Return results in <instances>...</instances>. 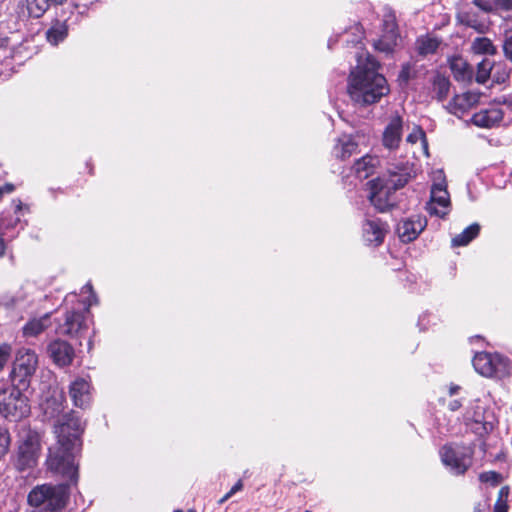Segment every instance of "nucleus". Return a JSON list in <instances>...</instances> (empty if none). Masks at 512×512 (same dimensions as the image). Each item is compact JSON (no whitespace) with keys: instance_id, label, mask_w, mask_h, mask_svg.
Instances as JSON below:
<instances>
[{"instance_id":"obj_1","label":"nucleus","mask_w":512,"mask_h":512,"mask_svg":"<svg viewBox=\"0 0 512 512\" xmlns=\"http://www.w3.org/2000/svg\"><path fill=\"white\" fill-rule=\"evenodd\" d=\"M83 426L73 413L62 416L54 427L56 443L49 448L47 468L64 478L76 481L78 463L76 458L81 451Z\"/></svg>"},{"instance_id":"obj_2","label":"nucleus","mask_w":512,"mask_h":512,"mask_svg":"<svg viewBox=\"0 0 512 512\" xmlns=\"http://www.w3.org/2000/svg\"><path fill=\"white\" fill-rule=\"evenodd\" d=\"M378 63L369 54L358 58V65L351 72L348 93L359 104L368 105L378 102L390 91L385 77L377 72Z\"/></svg>"},{"instance_id":"obj_3","label":"nucleus","mask_w":512,"mask_h":512,"mask_svg":"<svg viewBox=\"0 0 512 512\" xmlns=\"http://www.w3.org/2000/svg\"><path fill=\"white\" fill-rule=\"evenodd\" d=\"M30 413L27 396L15 384L0 381V414L6 419L20 420Z\"/></svg>"},{"instance_id":"obj_4","label":"nucleus","mask_w":512,"mask_h":512,"mask_svg":"<svg viewBox=\"0 0 512 512\" xmlns=\"http://www.w3.org/2000/svg\"><path fill=\"white\" fill-rule=\"evenodd\" d=\"M40 452V435L31 429H22L13 455V465L20 472L30 470L37 465Z\"/></svg>"},{"instance_id":"obj_5","label":"nucleus","mask_w":512,"mask_h":512,"mask_svg":"<svg viewBox=\"0 0 512 512\" xmlns=\"http://www.w3.org/2000/svg\"><path fill=\"white\" fill-rule=\"evenodd\" d=\"M68 499V488L64 484H43L33 488L28 495V503L33 507L44 506L49 510L65 507Z\"/></svg>"},{"instance_id":"obj_6","label":"nucleus","mask_w":512,"mask_h":512,"mask_svg":"<svg viewBox=\"0 0 512 512\" xmlns=\"http://www.w3.org/2000/svg\"><path fill=\"white\" fill-rule=\"evenodd\" d=\"M443 464L454 474H463L472 464L473 451L460 445H446L441 451Z\"/></svg>"},{"instance_id":"obj_7","label":"nucleus","mask_w":512,"mask_h":512,"mask_svg":"<svg viewBox=\"0 0 512 512\" xmlns=\"http://www.w3.org/2000/svg\"><path fill=\"white\" fill-rule=\"evenodd\" d=\"M434 180L437 182L432 185L427 210L432 215L444 217L449 212L450 196L447 191L444 174L441 170L435 172Z\"/></svg>"},{"instance_id":"obj_8","label":"nucleus","mask_w":512,"mask_h":512,"mask_svg":"<svg viewBox=\"0 0 512 512\" xmlns=\"http://www.w3.org/2000/svg\"><path fill=\"white\" fill-rule=\"evenodd\" d=\"M402 38L398 31L396 16L393 12H387L383 16L382 33L380 38L374 43L378 51L392 53L400 46Z\"/></svg>"},{"instance_id":"obj_9","label":"nucleus","mask_w":512,"mask_h":512,"mask_svg":"<svg viewBox=\"0 0 512 512\" xmlns=\"http://www.w3.org/2000/svg\"><path fill=\"white\" fill-rule=\"evenodd\" d=\"M472 363L475 370L485 377L503 376L508 369L506 360L498 354L477 353Z\"/></svg>"},{"instance_id":"obj_10","label":"nucleus","mask_w":512,"mask_h":512,"mask_svg":"<svg viewBox=\"0 0 512 512\" xmlns=\"http://www.w3.org/2000/svg\"><path fill=\"white\" fill-rule=\"evenodd\" d=\"M38 366V357L36 353L28 348H21L18 350L14 363L12 376L19 377L20 381L31 377Z\"/></svg>"},{"instance_id":"obj_11","label":"nucleus","mask_w":512,"mask_h":512,"mask_svg":"<svg viewBox=\"0 0 512 512\" xmlns=\"http://www.w3.org/2000/svg\"><path fill=\"white\" fill-rule=\"evenodd\" d=\"M412 177V166L409 163H403L400 165H391L387 169L386 174L378 179H383L384 185L392 192H395L403 188Z\"/></svg>"},{"instance_id":"obj_12","label":"nucleus","mask_w":512,"mask_h":512,"mask_svg":"<svg viewBox=\"0 0 512 512\" xmlns=\"http://www.w3.org/2000/svg\"><path fill=\"white\" fill-rule=\"evenodd\" d=\"M368 185L370 187L369 200L378 211L385 212L393 206L390 199L392 191L384 185L383 179L371 180Z\"/></svg>"},{"instance_id":"obj_13","label":"nucleus","mask_w":512,"mask_h":512,"mask_svg":"<svg viewBox=\"0 0 512 512\" xmlns=\"http://www.w3.org/2000/svg\"><path fill=\"white\" fill-rule=\"evenodd\" d=\"M403 120L398 114L392 115L383 131L382 144L388 150L399 147L402 139Z\"/></svg>"},{"instance_id":"obj_14","label":"nucleus","mask_w":512,"mask_h":512,"mask_svg":"<svg viewBox=\"0 0 512 512\" xmlns=\"http://www.w3.org/2000/svg\"><path fill=\"white\" fill-rule=\"evenodd\" d=\"M480 96L474 92H465L454 96L447 108L450 113L462 117L479 102Z\"/></svg>"},{"instance_id":"obj_15","label":"nucleus","mask_w":512,"mask_h":512,"mask_svg":"<svg viewBox=\"0 0 512 512\" xmlns=\"http://www.w3.org/2000/svg\"><path fill=\"white\" fill-rule=\"evenodd\" d=\"M48 353L55 364L58 366H67L71 364L74 358L72 346L63 340H55L48 346Z\"/></svg>"},{"instance_id":"obj_16","label":"nucleus","mask_w":512,"mask_h":512,"mask_svg":"<svg viewBox=\"0 0 512 512\" xmlns=\"http://www.w3.org/2000/svg\"><path fill=\"white\" fill-rule=\"evenodd\" d=\"M425 226L426 221L421 217H417L416 219H408L399 223L397 232L403 242H411L417 238Z\"/></svg>"},{"instance_id":"obj_17","label":"nucleus","mask_w":512,"mask_h":512,"mask_svg":"<svg viewBox=\"0 0 512 512\" xmlns=\"http://www.w3.org/2000/svg\"><path fill=\"white\" fill-rule=\"evenodd\" d=\"M69 394L75 406H87L90 402L89 382L83 378L76 379L70 385Z\"/></svg>"},{"instance_id":"obj_18","label":"nucleus","mask_w":512,"mask_h":512,"mask_svg":"<svg viewBox=\"0 0 512 512\" xmlns=\"http://www.w3.org/2000/svg\"><path fill=\"white\" fill-rule=\"evenodd\" d=\"M84 315L80 312L71 311L66 314L65 322L59 327L60 333L68 336L78 335L86 329Z\"/></svg>"},{"instance_id":"obj_19","label":"nucleus","mask_w":512,"mask_h":512,"mask_svg":"<svg viewBox=\"0 0 512 512\" xmlns=\"http://www.w3.org/2000/svg\"><path fill=\"white\" fill-rule=\"evenodd\" d=\"M47 0H21L18 5V13L22 17H41L48 9Z\"/></svg>"},{"instance_id":"obj_20","label":"nucleus","mask_w":512,"mask_h":512,"mask_svg":"<svg viewBox=\"0 0 512 512\" xmlns=\"http://www.w3.org/2000/svg\"><path fill=\"white\" fill-rule=\"evenodd\" d=\"M502 118V110L497 107H493L475 113L472 117V121L476 126L490 128L500 122Z\"/></svg>"},{"instance_id":"obj_21","label":"nucleus","mask_w":512,"mask_h":512,"mask_svg":"<svg viewBox=\"0 0 512 512\" xmlns=\"http://www.w3.org/2000/svg\"><path fill=\"white\" fill-rule=\"evenodd\" d=\"M385 232L384 224L378 220H367L363 226L365 240L373 245L383 242Z\"/></svg>"},{"instance_id":"obj_22","label":"nucleus","mask_w":512,"mask_h":512,"mask_svg":"<svg viewBox=\"0 0 512 512\" xmlns=\"http://www.w3.org/2000/svg\"><path fill=\"white\" fill-rule=\"evenodd\" d=\"M379 164V159L372 155H365L354 164V172L360 179H366L372 175Z\"/></svg>"},{"instance_id":"obj_23","label":"nucleus","mask_w":512,"mask_h":512,"mask_svg":"<svg viewBox=\"0 0 512 512\" xmlns=\"http://www.w3.org/2000/svg\"><path fill=\"white\" fill-rule=\"evenodd\" d=\"M473 3L485 13L512 11V0H473Z\"/></svg>"},{"instance_id":"obj_24","label":"nucleus","mask_w":512,"mask_h":512,"mask_svg":"<svg viewBox=\"0 0 512 512\" xmlns=\"http://www.w3.org/2000/svg\"><path fill=\"white\" fill-rule=\"evenodd\" d=\"M50 326V315L45 314L40 318H34L30 320L23 327V335L25 337H35L42 333L46 328Z\"/></svg>"},{"instance_id":"obj_25","label":"nucleus","mask_w":512,"mask_h":512,"mask_svg":"<svg viewBox=\"0 0 512 512\" xmlns=\"http://www.w3.org/2000/svg\"><path fill=\"white\" fill-rule=\"evenodd\" d=\"M357 147L358 145L352 137L344 136L339 139L334 148V153L338 158L346 159L356 152Z\"/></svg>"},{"instance_id":"obj_26","label":"nucleus","mask_w":512,"mask_h":512,"mask_svg":"<svg viewBox=\"0 0 512 512\" xmlns=\"http://www.w3.org/2000/svg\"><path fill=\"white\" fill-rule=\"evenodd\" d=\"M439 45L440 40L430 35L421 36L416 41V49L422 56L435 53Z\"/></svg>"},{"instance_id":"obj_27","label":"nucleus","mask_w":512,"mask_h":512,"mask_svg":"<svg viewBox=\"0 0 512 512\" xmlns=\"http://www.w3.org/2000/svg\"><path fill=\"white\" fill-rule=\"evenodd\" d=\"M454 77L458 81H468L472 76V69L462 58H454L450 64Z\"/></svg>"},{"instance_id":"obj_28","label":"nucleus","mask_w":512,"mask_h":512,"mask_svg":"<svg viewBox=\"0 0 512 512\" xmlns=\"http://www.w3.org/2000/svg\"><path fill=\"white\" fill-rule=\"evenodd\" d=\"M479 231H480V227L478 224L475 223V224L470 225L463 232L456 235L452 239V245L455 247L467 245L470 241H472L478 235Z\"/></svg>"},{"instance_id":"obj_29","label":"nucleus","mask_w":512,"mask_h":512,"mask_svg":"<svg viewBox=\"0 0 512 512\" xmlns=\"http://www.w3.org/2000/svg\"><path fill=\"white\" fill-rule=\"evenodd\" d=\"M67 36V27L64 23H56L46 33V37L49 43L57 45L63 41Z\"/></svg>"},{"instance_id":"obj_30","label":"nucleus","mask_w":512,"mask_h":512,"mask_svg":"<svg viewBox=\"0 0 512 512\" xmlns=\"http://www.w3.org/2000/svg\"><path fill=\"white\" fill-rule=\"evenodd\" d=\"M472 50L477 54H490L496 53V48L492 41L486 37H478L472 43Z\"/></svg>"},{"instance_id":"obj_31","label":"nucleus","mask_w":512,"mask_h":512,"mask_svg":"<svg viewBox=\"0 0 512 512\" xmlns=\"http://www.w3.org/2000/svg\"><path fill=\"white\" fill-rule=\"evenodd\" d=\"M407 141L412 144L420 141L424 154L429 156L426 134L421 127L415 126L412 132L407 136Z\"/></svg>"},{"instance_id":"obj_32","label":"nucleus","mask_w":512,"mask_h":512,"mask_svg":"<svg viewBox=\"0 0 512 512\" xmlns=\"http://www.w3.org/2000/svg\"><path fill=\"white\" fill-rule=\"evenodd\" d=\"M493 64L489 59H484L477 65L476 80L478 83H485L490 77Z\"/></svg>"},{"instance_id":"obj_33","label":"nucleus","mask_w":512,"mask_h":512,"mask_svg":"<svg viewBox=\"0 0 512 512\" xmlns=\"http://www.w3.org/2000/svg\"><path fill=\"white\" fill-rule=\"evenodd\" d=\"M10 441L9 432L5 428L0 427V459L7 454Z\"/></svg>"},{"instance_id":"obj_34","label":"nucleus","mask_w":512,"mask_h":512,"mask_svg":"<svg viewBox=\"0 0 512 512\" xmlns=\"http://www.w3.org/2000/svg\"><path fill=\"white\" fill-rule=\"evenodd\" d=\"M503 51L505 57L512 62V30H506L504 33Z\"/></svg>"},{"instance_id":"obj_35","label":"nucleus","mask_w":512,"mask_h":512,"mask_svg":"<svg viewBox=\"0 0 512 512\" xmlns=\"http://www.w3.org/2000/svg\"><path fill=\"white\" fill-rule=\"evenodd\" d=\"M12 352V347L7 344L3 343L0 345V370L4 368V366L7 364Z\"/></svg>"},{"instance_id":"obj_36","label":"nucleus","mask_w":512,"mask_h":512,"mask_svg":"<svg viewBox=\"0 0 512 512\" xmlns=\"http://www.w3.org/2000/svg\"><path fill=\"white\" fill-rule=\"evenodd\" d=\"M481 482H491L496 485L500 482V475L495 471L483 472L479 475Z\"/></svg>"},{"instance_id":"obj_37","label":"nucleus","mask_w":512,"mask_h":512,"mask_svg":"<svg viewBox=\"0 0 512 512\" xmlns=\"http://www.w3.org/2000/svg\"><path fill=\"white\" fill-rule=\"evenodd\" d=\"M243 483L242 480L237 481V483L230 489L228 493H226L220 500L219 504H223L226 502L230 497H232L236 492L242 490Z\"/></svg>"},{"instance_id":"obj_38","label":"nucleus","mask_w":512,"mask_h":512,"mask_svg":"<svg viewBox=\"0 0 512 512\" xmlns=\"http://www.w3.org/2000/svg\"><path fill=\"white\" fill-rule=\"evenodd\" d=\"M437 85H438V92H437L438 98L439 99L445 98L449 91V82L445 79H442L438 82Z\"/></svg>"},{"instance_id":"obj_39","label":"nucleus","mask_w":512,"mask_h":512,"mask_svg":"<svg viewBox=\"0 0 512 512\" xmlns=\"http://www.w3.org/2000/svg\"><path fill=\"white\" fill-rule=\"evenodd\" d=\"M494 512H507V505L501 498L495 503Z\"/></svg>"},{"instance_id":"obj_40","label":"nucleus","mask_w":512,"mask_h":512,"mask_svg":"<svg viewBox=\"0 0 512 512\" xmlns=\"http://www.w3.org/2000/svg\"><path fill=\"white\" fill-rule=\"evenodd\" d=\"M461 402L459 400H453L449 403L448 407L451 411H456L461 407Z\"/></svg>"},{"instance_id":"obj_41","label":"nucleus","mask_w":512,"mask_h":512,"mask_svg":"<svg viewBox=\"0 0 512 512\" xmlns=\"http://www.w3.org/2000/svg\"><path fill=\"white\" fill-rule=\"evenodd\" d=\"M460 390V387L455 384H450L449 386V395L453 396Z\"/></svg>"},{"instance_id":"obj_42","label":"nucleus","mask_w":512,"mask_h":512,"mask_svg":"<svg viewBox=\"0 0 512 512\" xmlns=\"http://www.w3.org/2000/svg\"><path fill=\"white\" fill-rule=\"evenodd\" d=\"M6 252V243L3 238L0 237V257H3Z\"/></svg>"},{"instance_id":"obj_43","label":"nucleus","mask_w":512,"mask_h":512,"mask_svg":"<svg viewBox=\"0 0 512 512\" xmlns=\"http://www.w3.org/2000/svg\"><path fill=\"white\" fill-rule=\"evenodd\" d=\"M2 188V194L3 193H10L14 190V186L12 184H6Z\"/></svg>"},{"instance_id":"obj_44","label":"nucleus","mask_w":512,"mask_h":512,"mask_svg":"<svg viewBox=\"0 0 512 512\" xmlns=\"http://www.w3.org/2000/svg\"><path fill=\"white\" fill-rule=\"evenodd\" d=\"M83 290H86L87 292L92 293V286H91L90 284H86V285L83 287Z\"/></svg>"},{"instance_id":"obj_45","label":"nucleus","mask_w":512,"mask_h":512,"mask_svg":"<svg viewBox=\"0 0 512 512\" xmlns=\"http://www.w3.org/2000/svg\"><path fill=\"white\" fill-rule=\"evenodd\" d=\"M474 512H484V509L481 508V505L478 504L477 506H475L474 508Z\"/></svg>"},{"instance_id":"obj_46","label":"nucleus","mask_w":512,"mask_h":512,"mask_svg":"<svg viewBox=\"0 0 512 512\" xmlns=\"http://www.w3.org/2000/svg\"><path fill=\"white\" fill-rule=\"evenodd\" d=\"M65 0H47V2H52V3H55V4H61L63 3Z\"/></svg>"},{"instance_id":"obj_47","label":"nucleus","mask_w":512,"mask_h":512,"mask_svg":"<svg viewBox=\"0 0 512 512\" xmlns=\"http://www.w3.org/2000/svg\"><path fill=\"white\" fill-rule=\"evenodd\" d=\"M92 305V301H89L88 303V306H91ZM89 309V307H87V310Z\"/></svg>"},{"instance_id":"obj_48","label":"nucleus","mask_w":512,"mask_h":512,"mask_svg":"<svg viewBox=\"0 0 512 512\" xmlns=\"http://www.w3.org/2000/svg\"><path fill=\"white\" fill-rule=\"evenodd\" d=\"M187 512H196L194 509H189Z\"/></svg>"},{"instance_id":"obj_49","label":"nucleus","mask_w":512,"mask_h":512,"mask_svg":"<svg viewBox=\"0 0 512 512\" xmlns=\"http://www.w3.org/2000/svg\"><path fill=\"white\" fill-rule=\"evenodd\" d=\"M174 512H183L182 510L178 509V510H175Z\"/></svg>"},{"instance_id":"obj_50","label":"nucleus","mask_w":512,"mask_h":512,"mask_svg":"<svg viewBox=\"0 0 512 512\" xmlns=\"http://www.w3.org/2000/svg\"><path fill=\"white\" fill-rule=\"evenodd\" d=\"M2 195V188L0 187V196Z\"/></svg>"},{"instance_id":"obj_51","label":"nucleus","mask_w":512,"mask_h":512,"mask_svg":"<svg viewBox=\"0 0 512 512\" xmlns=\"http://www.w3.org/2000/svg\"><path fill=\"white\" fill-rule=\"evenodd\" d=\"M305 512H310V511H305Z\"/></svg>"}]
</instances>
